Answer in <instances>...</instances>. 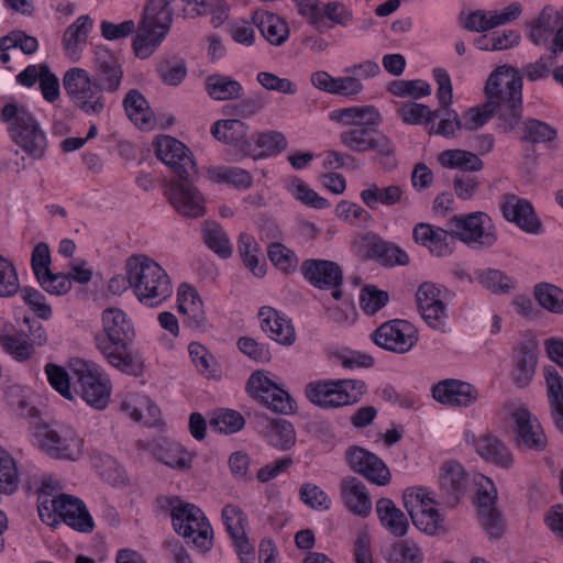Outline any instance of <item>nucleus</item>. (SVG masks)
Masks as SVG:
<instances>
[{
  "mask_svg": "<svg viewBox=\"0 0 563 563\" xmlns=\"http://www.w3.org/2000/svg\"><path fill=\"white\" fill-rule=\"evenodd\" d=\"M41 280H37L38 284L43 287L45 291L51 295H65L71 288V280L69 276L63 273H45L43 276H40Z\"/></svg>",
  "mask_w": 563,
  "mask_h": 563,
  "instance_id": "338daca9",
  "label": "nucleus"
},
{
  "mask_svg": "<svg viewBox=\"0 0 563 563\" xmlns=\"http://www.w3.org/2000/svg\"><path fill=\"white\" fill-rule=\"evenodd\" d=\"M402 500L409 515L416 512V507H419L420 510H424L426 508L438 504L431 493L422 487H411L406 489L402 495Z\"/></svg>",
  "mask_w": 563,
  "mask_h": 563,
  "instance_id": "680f3d73",
  "label": "nucleus"
},
{
  "mask_svg": "<svg viewBox=\"0 0 563 563\" xmlns=\"http://www.w3.org/2000/svg\"><path fill=\"white\" fill-rule=\"evenodd\" d=\"M303 278L320 290H332V297L340 300L343 296V271L333 261L308 258L301 263Z\"/></svg>",
  "mask_w": 563,
  "mask_h": 563,
  "instance_id": "9d476101",
  "label": "nucleus"
},
{
  "mask_svg": "<svg viewBox=\"0 0 563 563\" xmlns=\"http://www.w3.org/2000/svg\"><path fill=\"white\" fill-rule=\"evenodd\" d=\"M178 310L184 316L188 317L190 325L202 329L206 325V316L202 301L197 290L183 284L178 290Z\"/></svg>",
  "mask_w": 563,
  "mask_h": 563,
  "instance_id": "72a5a7b5",
  "label": "nucleus"
},
{
  "mask_svg": "<svg viewBox=\"0 0 563 563\" xmlns=\"http://www.w3.org/2000/svg\"><path fill=\"white\" fill-rule=\"evenodd\" d=\"M165 196L172 206L183 216L198 218L205 214V200L192 181L170 180Z\"/></svg>",
  "mask_w": 563,
  "mask_h": 563,
  "instance_id": "dca6fc26",
  "label": "nucleus"
},
{
  "mask_svg": "<svg viewBox=\"0 0 563 563\" xmlns=\"http://www.w3.org/2000/svg\"><path fill=\"white\" fill-rule=\"evenodd\" d=\"M388 292L378 289L374 285H366L361 290L360 305L363 311L367 314H375L388 302Z\"/></svg>",
  "mask_w": 563,
  "mask_h": 563,
  "instance_id": "6e6d98bb",
  "label": "nucleus"
},
{
  "mask_svg": "<svg viewBox=\"0 0 563 563\" xmlns=\"http://www.w3.org/2000/svg\"><path fill=\"white\" fill-rule=\"evenodd\" d=\"M322 30L328 26L327 21L330 22V26L340 25L346 27L353 20L352 11L340 1H330L322 3L321 8Z\"/></svg>",
  "mask_w": 563,
  "mask_h": 563,
  "instance_id": "8fccbe9b",
  "label": "nucleus"
},
{
  "mask_svg": "<svg viewBox=\"0 0 563 563\" xmlns=\"http://www.w3.org/2000/svg\"><path fill=\"white\" fill-rule=\"evenodd\" d=\"M438 110H441V115L438 117L440 122L437 128L432 125V130L435 134L441 135L443 137L450 139L457 136L455 134L456 131L461 133V119L456 111L450 109L445 106H440ZM459 136H462L461 134Z\"/></svg>",
  "mask_w": 563,
  "mask_h": 563,
  "instance_id": "e2e57ef3",
  "label": "nucleus"
},
{
  "mask_svg": "<svg viewBox=\"0 0 563 563\" xmlns=\"http://www.w3.org/2000/svg\"><path fill=\"white\" fill-rule=\"evenodd\" d=\"M252 22L272 45L279 46L288 40V24L272 12L256 11L252 15Z\"/></svg>",
  "mask_w": 563,
  "mask_h": 563,
  "instance_id": "2f4dec72",
  "label": "nucleus"
},
{
  "mask_svg": "<svg viewBox=\"0 0 563 563\" xmlns=\"http://www.w3.org/2000/svg\"><path fill=\"white\" fill-rule=\"evenodd\" d=\"M209 179L217 184H229L238 189H246L252 186V175L238 167H211L208 169Z\"/></svg>",
  "mask_w": 563,
  "mask_h": 563,
  "instance_id": "ea45409f",
  "label": "nucleus"
},
{
  "mask_svg": "<svg viewBox=\"0 0 563 563\" xmlns=\"http://www.w3.org/2000/svg\"><path fill=\"white\" fill-rule=\"evenodd\" d=\"M534 296L543 308L552 312H563V290L559 287L552 284L537 285Z\"/></svg>",
  "mask_w": 563,
  "mask_h": 563,
  "instance_id": "864d4df0",
  "label": "nucleus"
},
{
  "mask_svg": "<svg viewBox=\"0 0 563 563\" xmlns=\"http://www.w3.org/2000/svg\"><path fill=\"white\" fill-rule=\"evenodd\" d=\"M45 373L49 385L63 397L71 400L73 394L67 371L63 366L48 363L45 365Z\"/></svg>",
  "mask_w": 563,
  "mask_h": 563,
  "instance_id": "0e129e2a",
  "label": "nucleus"
},
{
  "mask_svg": "<svg viewBox=\"0 0 563 563\" xmlns=\"http://www.w3.org/2000/svg\"><path fill=\"white\" fill-rule=\"evenodd\" d=\"M340 492L345 507L354 515L367 517L372 510V500L366 486L357 477L342 479Z\"/></svg>",
  "mask_w": 563,
  "mask_h": 563,
  "instance_id": "a878e982",
  "label": "nucleus"
},
{
  "mask_svg": "<svg viewBox=\"0 0 563 563\" xmlns=\"http://www.w3.org/2000/svg\"><path fill=\"white\" fill-rule=\"evenodd\" d=\"M438 159L444 167L462 168V173H466V170L478 172L483 168V162L476 154L463 150L443 151Z\"/></svg>",
  "mask_w": 563,
  "mask_h": 563,
  "instance_id": "37998d69",
  "label": "nucleus"
},
{
  "mask_svg": "<svg viewBox=\"0 0 563 563\" xmlns=\"http://www.w3.org/2000/svg\"><path fill=\"white\" fill-rule=\"evenodd\" d=\"M347 462L354 472L374 484L384 486L390 482V472L383 460L363 448H351L347 451Z\"/></svg>",
  "mask_w": 563,
  "mask_h": 563,
  "instance_id": "a211bd4d",
  "label": "nucleus"
},
{
  "mask_svg": "<svg viewBox=\"0 0 563 563\" xmlns=\"http://www.w3.org/2000/svg\"><path fill=\"white\" fill-rule=\"evenodd\" d=\"M486 102L497 115V129L508 133L519 125L522 113V76L510 66L497 67L485 85Z\"/></svg>",
  "mask_w": 563,
  "mask_h": 563,
  "instance_id": "f03ea898",
  "label": "nucleus"
},
{
  "mask_svg": "<svg viewBox=\"0 0 563 563\" xmlns=\"http://www.w3.org/2000/svg\"><path fill=\"white\" fill-rule=\"evenodd\" d=\"M388 90L397 97L410 96L415 99H419L431 93L430 85L420 79L393 81L389 85Z\"/></svg>",
  "mask_w": 563,
  "mask_h": 563,
  "instance_id": "4d7b16f0",
  "label": "nucleus"
},
{
  "mask_svg": "<svg viewBox=\"0 0 563 563\" xmlns=\"http://www.w3.org/2000/svg\"><path fill=\"white\" fill-rule=\"evenodd\" d=\"M404 190L398 185L379 187L371 184L368 188L361 191V199L371 210H375L379 205L391 207L399 203L402 199Z\"/></svg>",
  "mask_w": 563,
  "mask_h": 563,
  "instance_id": "c9c22d12",
  "label": "nucleus"
},
{
  "mask_svg": "<svg viewBox=\"0 0 563 563\" xmlns=\"http://www.w3.org/2000/svg\"><path fill=\"white\" fill-rule=\"evenodd\" d=\"M376 512L380 525L394 537L400 538L407 534L409 520L405 512L397 508L389 498H380L376 501Z\"/></svg>",
  "mask_w": 563,
  "mask_h": 563,
  "instance_id": "c756f323",
  "label": "nucleus"
},
{
  "mask_svg": "<svg viewBox=\"0 0 563 563\" xmlns=\"http://www.w3.org/2000/svg\"><path fill=\"white\" fill-rule=\"evenodd\" d=\"M93 82L98 84L106 92L114 93L120 88L123 69L119 59L104 47H98L95 52Z\"/></svg>",
  "mask_w": 563,
  "mask_h": 563,
  "instance_id": "aec40b11",
  "label": "nucleus"
},
{
  "mask_svg": "<svg viewBox=\"0 0 563 563\" xmlns=\"http://www.w3.org/2000/svg\"><path fill=\"white\" fill-rule=\"evenodd\" d=\"M123 106L131 122L140 130L151 131L154 128V114L148 102L139 90H130L123 100Z\"/></svg>",
  "mask_w": 563,
  "mask_h": 563,
  "instance_id": "7c9ffc66",
  "label": "nucleus"
},
{
  "mask_svg": "<svg viewBox=\"0 0 563 563\" xmlns=\"http://www.w3.org/2000/svg\"><path fill=\"white\" fill-rule=\"evenodd\" d=\"M382 122V117L374 106H362L358 109L354 128L349 131L350 141H374L372 134Z\"/></svg>",
  "mask_w": 563,
  "mask_h": 563,
  "instance_id": "58836bf2",
  "label": "nucleus"
},
{
  "mask_svg": "<svg viewBox=\"0 0 563 563\" xmlns=\"http://www.w3.org/2000/svg\"><path fill=\"white\" fill-rule=\"evenodd\" d=\"M244 418L234 410H224L216 413L210 420V427L220 433H234L244 426Z\"/></svg>",
  "mask_w": 563,
  "mask_h": 563,
  "instance_id": "13d9d810",
  "label": "nucleus"
},
{
  "mask_svg": "<svg viewBox=\"0 0 563 563\" xmlns=\"http://www.w3.org/2000/svg\"><path fill=\"white\" fill-rule=\"evenodd\" d=\"M229 154L233 161H254L276 155L286 150V143H230Z\"/></svg>",
  "mask_w": 563,
  "mask_h": 563,
  "instance_id": "4c0bfd02",
  "label": "nucleus"
},
{
  "mask_svg": "<svg viewBox=\"0 0 563 563\" xmlns=\"http://www.w3.org/2000/svg\"><path fill=\"white\" fill-rule=\"evenodd\" d=\"M388 241L373 232L360 236L356 242L357 251L364 261L375 260L379 262L387 247Z\"/></svg>",
  "mask_w": 563,
  "mask_h": 563,
  "instance_id": "603ef678",
  "label": "nucleus"
},
{
  "mask_svg": "<svg viewBox=\"0 0 563 563\" xmlns=\"http://www.w3.org/2000/svg\"><path fill=\"white\" fill-rule=\"evenodd\" d=\"M433 398L448 406H470L478 398L477 389L470 383L459 379H444L432 388Z\"/></svg>",
  "mask_w": 563,
  "mask_h": 563,
  "instance_id": "5701e85b",
  "label": "nucleus"
},
{
  "mask_svg": "<svg viewBox=\"0 0 563 563\" xmlns=\"http://www.w3.org/2000/svg\"><path fill=\"white\" fill-rule=\"evenodd\" d=\"M0 121L9 123L13 141H37L45 137V132L32 112L24 106L7 103L0 112Z\"/></svg>",
  "mask_w": 563,
  "mask_h": 563,
  "instance_id": "ddd939ff",
  "label": "nucleus"
},
{
  "mask_svg": "<svg viewBox=\"0 0 563 563\" xmlns=\"http://www.w3.org/2000/svg\"><path fill=\"white\" fill-rule=\"evenodd\" d=\"M203 240L210 250L222 258L232 255L233 249L225 231L218 223H206Z\"/></svg>",
  "mask_w": 563,
  "mask_h": 563,
  "instance_id": "de8ad7c7",
  "label": "nucleus"
},
{
  "mask_svg": "<svg viewBox=\"0 0 563 563\" xmlns=\"http://www.w3.org/2000/svg\"><path fill=\"white\" fill-rule=\"evenodd\" d=\"M272 443L280 450H289L295 445L296 433L292 424L284 419H278L272 427Z\"/></svg>",
  "mask_w": 563,
  "mask_h": 563,
  "instance_id": "69168bd1",
  "label": "nucleus"
},
{
  "mask_svg": "<svg viewBox=\"0 0 563 563\" xmlns=\"http://www.w3.org/2000/svg\"><path fill=\"white\" fill-rule=\"evenodd\" d=\"M516 424V442L527 449L543 451L547 448V437L537 418L526 408H518L511 413Z\"/></svg>",
  "mask_w": 563,
  "mask_h": 563,
  "instance_id": "4be33fe9",
  "label": "nucleus"
},
{
  "mask_svg": "<svg viewBox=\"0 0 563 563\" xmlns=\"http://www.w3.org/2000/svg\"><path fill=\"white\" fill-rule=\"evenodd\" d=\"M494 115L496 111L492 102H485L465 110L461 119V134L463 132H475L484 126Z\"/></svg>",
  "mask_w": 563,
  "mask_h": 563,
  "instance_id": "c03bdc74",
  "label": "nucleus"
},
{
  "mask_svg": "<svg viewBox=\"0 0 563 563\" xmlns=\"http://www.w3.org/2000/svg\"><path fill=\"white\" fill-rule=\"evenodd\" d=\"M413 240L428 247L437 256H444L451 253L450 243H453L451 230H444L429 223H418L412 231Z\"/></svg>",
  "mask_w": 563,
  "mask_h": 563,
  "instance_id": "bb28decb",
  "label": "nucleus"
},
{
  "mask_svg": "<svg viewBox=\"0 0 563 563\" xmlns=\"http://www.w3.org/2000/svg\"><path fill=\"white\" fill-rule=\"evenodd\" d=\"M71 372L81 398L96 409H104L110 400V380L103 378L93 364L82 360L71 363Z\"/></svg>",
  "mask_w": 563,
  "mask_h": 563,
  "instance_id": "0eeeda50",
  "label": "nucleus"
},
{
  "mask_svg": "<svg viewBox=\"0 0 563 563\" xmlns=\"http://www.w3.org/2000/svg\"><path fill=\"white\" fill-rule=\"evenodd\" d=\"M20 483L19 471L14 459L0 448V493L12 495Z\"/></svg>",
  "mask_w": 563,
  "mask_h": 563,
  "instance_id": "49530a36",
  "label": "nucleus"
},
{
  "mask_svg": "<svg viewBox=\"0 0 563 563\" xmlns=\"http://www.w3.org/2000/svg\"><path fill=\"white\" fill-rule=\"evenodd\" d=\"M45 489L46 485H43L37 504L38 516L44 523L54 527L60 519L78 532L90 533L93 530V519L82 500L67 494L51 496Z\"/></svg>",
  "mask_w": 563,
  "mask_h": 563,
  "instance_id": "7ed1b4c3",
  "label": "nucleus"
},
{
  "mask_svg": "<svg viewBox=\"0 0 563 563\" xmlns=\"http://www.w3.org/2000/svg\"><path fill=\"white\" fill-rule=\"evenodd\" d=\"M20 290L14 265L0 255V297H12Z\"/></svg>",
  "mask_w": 563,
  "mask_h": 563,
  "instance_id": "bf43d9fd",
  "label": "nucleus"
},
{
  "mask_svg": "<svg viewBox=\"0 0 563 563\" xmlns=\"http://www.w3.org/2000/svg\"><path fill=\"white\" fill-rule=\"evenodd\" d=\"M449 228L453 241L459 239L465 243L477 242L484 246H492L497 240L492 219L481 211L452 217L449 220Z\"/></svg>",
  "mask_w": 563,
  "mask_h": 563,
  "instance_id": "1a4fd4ad",
  "label": "nucleus"
},
{
  "mask_svg": "<svg viewBox=\"0 0 563 563\" xmlns=\"http://www.w3.org/2000/svg\"><path fill=\"white\" fill-rule=\"evenodd\" d=\"M537 364L538 345L536 342H522L514 350L511 377L517 387L525 388L531 383Z\"/></svg>",
  "mask_w": 563,
  "mask_h": 563,
  "instance_id": "b1692460",
  "label": "nucleus"
},
{
  "mask_svg": "<svg viewBox=\"0 0 563 563\" xmlns=\"http://www.w3.org/2000/svg\"><path fill=\"white\" fill-rule=\"evenodd\" d=\"M416 301L421 317L431 328L444 327L448 314L440 288L432 283H422L417 290Z\"/></svg>",
  "mask_w": 563,
  "mask_h": 563,
  "instance_id": "6ab92c4d",
  "label": "nucleus"
},
{
  "mask_svg": "<svg viewBox=\"0 0 563 563\" xmlns=\"http://www.w3.org/2000/svg\"><path fill=\"white\" fill-rule=\"evenodd\" d=\"M170 517L175 531L201 552L213 547V530L205 514L194 504L180 503L178 498L169 500Z\"/></svg>",
  "mask_w": 563,
  "mask_h": 563,
  "instance_id": "39448f33",
  "label": "nucleus"
},
{
  "mask_svg": "<svg viewBox=\"0 0 563 563\" xmlns=\"http://www.w3.org/2000/svg\"><path fill=\"white\" fill-rule=\"evenodd\" d=\"M560 14L554 9L545 7L536 23L531 25L530 38L540 45L544 43L560 27Z\"/></svg>",
  "mask_w": 563,
  "mask_h": 563,
  "instance_id": "a19ab883",
  "label": "nucleus"
},
{
  "mask_svg": "<svg viewBox=\"0 0 563 563\" xmlns=\"http://www.w3.org/2000/svg\"><path fill=\"white\" fill-rule=\"evenodd\" d=\"M470 475L457 461H446L441 466L439 476V498L448 506L454 507L466 492Z\"/></svg>",
  "mask_w": 563,
  "mask_h": 563,
  "instance_id": "f3484780",
  "label": "nucleus"
},
{
  "mask_svg": "<svg viewBox=\"0 0 563 563\" xmlns=\"http://www.w3.org/2000/svg\"><path fill=\"white\" fill-rule=\"evenodd\" d=\"M239 254L245 266L256 277L265 275V264L260 265V246L254 236L247 233H241L238 242Z\"/></svg>",
  "mask_w": 563,
  "mask_h": 563,
  "instance_id": "79ce46f5",
  "label": "nucleus"
},
{
  "mask_svg": "<svg viewBox=\"0 0 563 563\" xmlns=\"http://www.w3.org/2000/svg\"><path fill=\"white\" fill-rule=\"evenodd\" d=\"M222 519L240 553L250 554L252 547L245 531L247 517L243 510L236 505H225L222 509Z\"/></svg>",
  "mask_w": 563,
  "mask_h": 563,
  "instance_id": "c85d7f7f",
  "label": "nucleus"
},
{
  "mask_svg": "<svg viewBox=\"0 0 563 563\" xmlns=\"http://www.w3.org/2000/svg\"><path fill=\"white\" fill-rule=\"evenodd\" d=\"M205 88L210 98L218 101L239 99L243 96L242 85L230 76L210 75L205 80Z\"/></svg>",
  "mask_w": 563,
  "mask_h": 563,
  "instance_id": "f704fd0d",
  "label": "nucleus"
},
{
  "mask_svg": "<svg viewBox=\"0 0 563 563\" xmlns=\"http://www.w3.org/2000/svg\"><path fill=\"white\" fill-rule=\"evenodd\" d=\"M246 391L252 398L274 412L291 415L296 410V401L292 397L266 376L263 371H256L250 376Z\"/></svg>",
  "mask_w": 563,
  "mask_h": 563,
  "instance_id": "6e6552de",
  "label": "nucleus"
},
{
  "mask_svg": "<svg viewBox=\"0 0 563 563\" xmlns=\"http://www.w3.org/2000/svg\"><path fill=\"white\" fill-rule=\"evenodd\" d=\"M125 272L130 288L140 301L158 299L157 302L172 295L170 279L167 273L146 255H134L126 260Z\"/></svg>",
  "mask_w": 563,
  "mask_h": 563,
  "instance_id": "20e7f679",
  "label": "nucleus"
},
{
  "mask_svg": "<svg viewBox=\"0 0 563 563\" xmlns=\"http://www.w3.org/2000/svg\"><path fill=\"white\" fill-rule=\"evenodd\" d=\"M63 85L73 103L87 115H99L106 109L104 90L93 82L86 69H68Z\"/></svg>",
  "mask_w": 563,
  "mask_h": 563,
  "instance_id": "423d86ee",
  "label": "nucleus"
},
{
  "mask_svg": "<svg viewBox=\"0 0 563 563\" xmlns=\"http://www.w3.org/2000/svg\"><path fill=\"white\" fill-rule=\"evenodd\" d=\"M484 483L477 484V514L483 528L490 537L500 538L505 530L500 511L496 507L497 489L488 477H483Z\"/></svg>",
  "mask_w": 563,
  "mask_h": 563,
  "instance_id": "2eb2a0df",
  "label": "nucleus"
},
{
  "mask_svg": "<svg viewBox=\"0 0 563 563\" xmlns=\"http://www.w3.org/2000/svg\"><path fill=\"white\" fill-rule=\"evenodd\" d=\"M476 452L486 461L493 462L501 467L508 468L512 465L514 459L506 445L494 435H483L476 443Z\"/></svg>",
  "mask_w": 563,
  "mask_h": 563,
  "instance_id": "e433bc0d",
  "label": "nucleus"
},
{
  "mask_svg": "<svg viewBox=\"0 0 563 563\" xmlns=\"http://www.w3.org/2000/svg\"><path fill=\"white\" fill-rule=\"evenodd\" d=\"M157 73L163 82L169 86H177L185 79L187 66L178 57L165 58L158 63Z\"/></svg>",
  "mask_w": 563,
  "mask_h": 563,
  "instance_id": "3c124183",
  "label": "nucleus"
},
{
  "mask_svg": "<svg viewBox=\"0 0 563 563\" xmlns=\"http://www.w3.org/2000/svg\"><path fill=\"white\" fill-rule=\"evenodd\" d=\"M249 126L241 120H219L211 126V134L217 141H243Z\"/></svg>",
  "mask_w": 563,
  "mask_h": 563,
  "instance_id": "09e8293b",
  "label": "nucleus"
},
{
  "mask_svg": "<svg viewBox=\"0 0 563 563\" xmlns=\"http://www.w3.org/2000/svg\"><path fill=\"white\" fill-rule=\"evenodd\" d=\"M374 342L388 351L406 353L418 341V331L406 320L395 319L383 323L373 333Z\"/></svg>",
  "mask_w": 563,
  "mask_h": 563,
  "instance_id": "f8f14e48",
  "label": "nucleus"
},
{
  "mask_svg": "<svg viewBox=\"0 0 563 563\" xmlns=\"http://www.w3.org/2000/svg\"><path fill=\"white\" fill-rule=\"evenodd\" d=\"M101 320L102 331L95 335V342L104 360L122 373L141 375L143 363L131 350L134 332L125 313L121 309L110 307L103 310Z\"/></svg>",
  "mask_w": 563,
  "mask_h": 563,
  "instance_id": "f257e3e1",
  "label": "nucleus"
},
{
  "mask_svg": "<svg viewBox=\"0 0 563 563\" xmlns=\"http://www.w3.org/2000/svg\"><path fill=\"white\" fill-rule=\"evenodd\" d=\"M157 158L180 180L194 181L198 170L191 151L185 143H154Z\"/></svg>",
  "mask_w": 563,
  "mask_h": 563,
  "instance_id": "4468645a",
  "label": "nucleus"
},
{
  "mask_svg": "<svg viewBox=\"0 0 563 563\" xmlns=\"http://www.w3.org/2000/svg\"><path fill=\"white\" fill-rule=\"evenodd\" d=\"M523 130L526 141H554L558 136L553 126L537 119H528Z\"/></svg>",
  "mask_w": 563,
  "mask_h": 563,
  "instance_id": "774afa93",
  "label": "nucleus"
},
{
  "mask_svg": "<svg viewBox=\"0 0 563 563\" xmlns=\"http://www.w3.org/2000/svg\"><path fill=\"white\" fill-rule=\"evenodd\" d=\"M271 262L284 273H292L297 268L298 258L296 254L282 243H273L268 250Z\"/></svg>",
  "mask_w": 563,
  "mask_h": 563,
  "instance_id": "052dcab7",
  "label": "nucleus"
},
{
  "mask_svg": "<svg viewBox=\"0 0 563 563\" xmlns=\"http://www.w3.org/2000/svg\"><path fill=\"white\" fill-rule=\"evenodd\" d=\"M91 29L92 20L88 15L79 16L66 29L63 36V46L66 56L71 60L76 62L80 58L82 47Z\"/></svg>",
  "mask_w": 563,
  "mask_h": 563,
  "instance_id": "473e14b6",
  "label": "nucleus"
},
{
  "mask_svg": "<svg viewBox=\"0 0 563 563\" xmlns=\"http://www.w3.org/2000/svg\"><path fill=\"white\" fill-rule=\"evenodd\" d=\"M398 117L407 124H430L437 117L441 115V110H430L422 103L409 102L404 103L397 110Z\"/></svg>",
  "mask_w": 563,
  "mask_h": 563,
  "instance_id": "a18cd8bd",
  "label": "nucleus"
},
{
  "mask_svg": "<svg viewBox=\"0 0 563 563\" xmlns=\"http://www.w3.org/2000/svg\"><path fill=\"white\" fill-rule=\"evenodd\" d=\"M501 211L507 221L516 223L523 231L529 233L540 232L541 221L529 200L514 194H505L503 196Z\"/></svg>",
  "mask_w": 563,
  "mask_h": 563,
  "instance_id": "412c9836",
  "label": "nucleus"
},
{
  "mask_svg": "<svg viewBox=\"0 0 563 563\" xmlns=\"http://www.w3.org/2000/svg\"><path fill=\"white\" fill-rule=\"evenodd\" d=\"M36 437L41 446L56 459L74 461L81 454L84 441L71 429L57 430L45 424L37 428Z\"/></svg>",
  "mask_w": 563,
  "mask_h": 563,
  "instance_id": "9b49d317",
  "label": "nucleus"
},
{
  "mask_svg": "<svg viewBox=\"0 0 563 563\" xmlns=\"http://www.w3.org/2000/svg\"><path fill=\"white\" fill-rule=\"evenodd\" d=\"M305 391L307 398L321 408L346 406L339 379L311 382L306 386Z\"/></svg>",
  "mask_w": 563,
  "mask_h": 563,
  "instance_id": "cd10ccee",
  "label": "nucleus"
},
{
  "mask_svg": "<svg viewBox=\"0 0 563 563\" xmlns=\"http://www.w3.org/2000/svg\"><path fill=\"white\" fill-rule=\"evenodd\" d=\"M261 328L269 333V338L283 345H291L296 341V331L291 320L283 317L272 307L260 309Z\"/></svg>",
  "mask_w": 563,
  "mask_h": 563,
  "instance_id": "393cba45",
  "label": "nucleus"
},
{
  "mask_svg": "<svg viewBox=\"0 0 563 563\" xmlns=\"http://www.w3.org/2000/svg\"><path fill=\"white\" fill-rule=\"evenodd\" d=\"M388 560L390 563H422L423 553L415 542L406 540L390 548Z\"/></svg>",
  "mask_w": 563,
  "mask_h": 563,
  "instance_id": "5fc2aeb1",
  "label": "nucleus"
}]
</instances>
